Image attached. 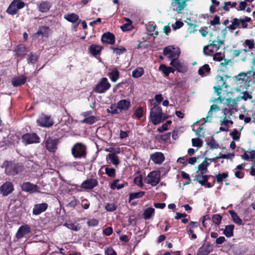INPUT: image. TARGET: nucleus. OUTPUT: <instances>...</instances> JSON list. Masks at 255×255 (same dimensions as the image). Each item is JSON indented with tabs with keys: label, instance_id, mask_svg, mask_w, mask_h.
Instances as JSON below:
<instances>
[{
	"label": "nucleus",
	"instance_id": "de8ad7c7",
	"mask_svg": "<svg viewBox=\"0 0 255 255\" xmlns=\"http://www.w3.org/2000/svg\"><path fill=\"white\" fill-rule=\"evenodd\" d=\"M120 181L119 179H115L114 180L113 182L111 184L110 188L113 190L117 188L118 189H120L124 188L125 186V184H118V182Z\"/></svg>",
	"mask_w": 255,
	"mask_h": 255
},
{
	"label": "nucleus",
	"instance_id": "4be33fe9",
	"mask_svg": "<svg viewBox=\"0 0 255 255\" xmlns=\"http://www.w3.org/2000/svg\"><path fill=\"white\" fill-rule=\"evenodd\" d=\"M150 159L157 164H161L165 160L163 154L160 152H156L150 155Z\"/></svg>",
	"mask_w": 255,
	"mask_h": 255
},
{
	"label": "nucleus",
	"instance_id": "473e14b6",
	"mask_svg": "<svg viewBox=\"0 0 255 255\" xmlns=\"http://www.w3.org/2000/svg\"><path fill=\"white\" fill-rule=\"evenodd\" d=\"M211 71V68L208 64H205L202 66L199 67L198 70V74L201 77H204L206 76L205 73L207 74L210 73Z\"/></svg>",
	"mask_w": 255,
	"mask_h": 255
},
{
	"label": "nucleus",
	"instance_id": "ddd939ff",
	"mask_svg": "<svg viewBox=\"0 0 255 255\" xmlns=\"http://www.w3.org/2000/svg\"><path fill=\"white\" fill-rule=\"evenodd\" d=\"M22 191L30 194L40 192V188L36 184L29 182H23L21 186Z\"/></svg>",
	"mask_w": 255,
	"mask_h": 255
},
{
	"label": "nucleus",
	"instance_id": "7c9ffc66",
	"mask_svg": "<svg viewBox=\"0 0 255 255\" xmlns=\"http://www.w3.org/2000/svg\"><path fill=\"white\" fill-rule=\"evenodd\" d=\"M242 25L241 18H234L233 19L232 23L228 26V28L231 30H234L237 28H241Z\"/></svg>",
	"mask_w": 255,
	"mask_h": 255
},
{
	"label": "nucleus",
	"instance_id": "4468645a",
	"mask_svg": "<svg viewBox=\"0 0 255 255\" xmlns=\"http://www.w3.org/2000/svg\"><path fill=\"white\" fill-rule=\"evenodd\" d=\"M188 0H172L171 5L172 9L177 13H181L182 11L187 5Z\"/></svg>",
	"mask_w": 255,
	"mask_h": 255
},
{
	"label": "nucleus",
	"instance_id": "774afa93",
	"mask_svg": "<svg viewBox=\"0 0 255 255\" xmlns=\"http://www.w3.org/2000/svg\"><path fill=\"white\" fill-rule=\"evenodd\" d=\"M28 62H30L32 64H35L37 61V57L31 53L28 55Z\"/></svg>",
	"mask_w": 255,
	"mask_h": 255
},
{
	"label": "nucleus",
	"instance_id": "e433bc0d",
	"mask_svg": "<svg viewBox=\"0 0 255 255\" xmlns=\"http://www.w3.org/2000/svg\"><path fill=\"white\" fill-rule=\"evenodd\" d=\"M230 60L227 59H224V62H221L220 63V69L218 70V73L228 74L227 65L228 64Z\"/></svg>",
	"mask_w": 255,
	"mask_h": 255
},
{
	"label": "nucleus",
	"instance_id": "c03bdc74",
	"mask_svg": "<svg viewBox=\"0 0 255 255\" xmlns=\"http://www.w3.org/2000/svg\"><path fill=\"white\" fill-rule=\"evenodd\" d=\"M107 157L114 165H117L120 163L118 156L115 153H109L108 154Z\"/></svg>",
	"mask_w": 255,
	"mask_h": 255
},
{
	"label": "nucleus",
	"instance_id": "79ce46f5",
	"mask_svg": "<svg viewBox=\"0 0 255 255\" xmlns=\"http://www.w3.org/2000/svg\"><path fill=\"white\" fill-rule=\"evenodd\" d=\"M144 74V70L141 67H137L132 72V76L134 78H139Z\"/></svg>",
	"mask_w": 255,
	"mask_h": 255
},
{
	"label": "nucleus",
	"instance_id": "4c0bfd02",
	"mask_svg": "<svg viewBox=\"0 0 255 255\" xmlns=\"http://www.w3.org/2000/svg\"><path fill=\"white\" fill-rule=\"evenodd\" d=\"M240 92L242 95H239L237 97V100L238 101H240L242 100L247 101L248 99L251 100L253 98L252 96L247 91V90H244Z\"/></svg>",
	"mask_w": 255,
	"mask_h": 255
},
{
	"label": "nucleus",
	"instance_id": "423d86ee",
	"mask_svg": "<svg viewBox=\"0 0 255 255\" xmlns=\"http://www.w3.org/2000/svg\"><path fill=\"white\" fill-rule=\"evenodd\" d=\"M86 146L82 143L78 142L74 145L71 149L73 156L76 158H85L87 155Z\"/></svg>",
	"mask_w": 255,
	"mask_h": 255
},
{
	"label": "nucleus",
	"instance_id": "8fccbe9b",
	"mask_svg": "<svg viewBox=\"0 0 255 255\" xmlns=\"http://www.w3.org/2000/svg\"><path fill=\"white\" fill-rule=\"evenodd\" d=\"M143 114V109L142 107H138L135 110L133 115L138 119H140L142 117Z\"/></svg>",
	"mask_w": 255,
	"mask_h": 255
},
{
	"label": "nucleus",
	"instance_id": "20e7f679",
	"mask_svg": "<svg viewBox=\"0 0 255 255\" xmlns=\"http://www.w3.org/2000/svg\"><path fill=\"white\" fill-rule=\"evenodd\" d=\"M2 168H4V173L7 176H15L23 172L24 167L21 163H16L12 161L5 160Z\"/></svg>",
	"mask_w": 255,
	"mask_h": 255
},
{
	"label": "nucleus",
	"instance_id": "a211bd4d",
	"mask_svg": "<svg viewBox=\"0 0 255 255\" xmlns=\"http://www.w3.org/2000/svg\"><path fill=\"white\" fill-rule=\"evenodd\" d=\"M101 41L104 44H114L115 43V35L110 32L104 33L102 35Z\"/></svg>",
	"mask_w": 255,
	"mask_h": 255
},
{
	"label": "nucleus",
	"instance_id": "f257e3e1",
	"mask_svg": "<svg viewBox=\"0 0 255 255\" xmlns=\"http://www.w3.org/2000/svg\"><path fill=\"white\" fill-rule=\"evenodd\" d=\"M255 71L250 70L246 73L241 72L237 76H234L233 79L237 85L236 91L241 92L244 90H247L253 79L255 83Z\"/></svg>",
	"mask_w": 255,
	"mask_h": 255
},
{
	"label": "nucleus",
	"instance_id": "f3484780",
	"mask_svg": "<svg viewBox=\"0 0 255 255\" xmlns=\"http://www.w3.org/2000/svg\"><path fill=\"white\" fill-rule=\"evenodd\" d=\"M213 250V246L209 242L204 243L199 248L197 252V255H208Z\"/></svg>",
	"mask_w": 255,
	"mask_h": 255
},
{
	"label": "nucleus",
	"instance_id": "09e8293b",
	"mask_svg": "<svg viewBox=\"0 0 255 255\" xmlns=\"http://www.w3.org/2000/svg\"><path fill=\"white\" fill-rule=\"evenodd\" d=\"M127 21H129L130 23H125L121 27L122 30L124 32L130 31L133 28L131 21L129 19H127Z\"/></svg>",
	"mask_w": 255,
	"mask_h": 255
},
{
	"label": "nucleus",
	"instance_id": "bf43d9fd",
	"mask_svg": "<svg viewBox=\"0 0 255 255\" xmlns=\"http://www.w3.org/2000/svg\"><path fill=\"white\" fill-rule=\"evenodd\" d=\"M230 134L234 140H239L241 133L236 128H235L230 133Z\"/></svg>",
	"mask_w": 255,
	"mask_h": 255
},
{
	"label": "nucleus",
	"instance_id": "2eb2a0df",
	"mask_svg": "<svg viewBox=\"0 0 255 255\" xmlns=\"http://www.w3.org/2000/svg\"><path fill=\"white\" fill-rule=\"evenodd\" d=\"M98 185V181L97 179L93 178H90L83 181L81 183L80 187L85 190H92L95 187L97 186Z\"/></svg>",
	"mask_w": 255,
	"mask_h": 255
},
{
	"label": "nucleus",
	"instance_id": "864d4df0",
	"mask_svg": "<svg viewBox=\"0 0 255 255\" xmlns=\"http://www.w3.org/2000/svg\"><path fill=\"white\" fill-rule=\"evenodd\" d=\"M105 173L110 177H114L116 176V170L113 167H106L105 168Z\"/></svg>",
	"mask_w": 255,
	"mask_h": 255
},
{
	"label": "nucleus",
	"instance_id": "dca6fc26",
	"mask_svg": "<svg viewBox=\"0 0 255 255\" xmlns=\"http://www.w3.org/2000/svg\"><path fill=\"white\" fill-rule=\"evenodd\" d=\"M14 190L13 184L10 182H6L0 187V193L3 196H6Z\"/></svg>",
	"mask_w": 255,
	"mask_h": 255
},
{
	"label": "nucleus",
	"instance_id": "c9c22d12",
	"mask_svg": "<svg viewBox=\"0 0 255 255\" xmlns=\"http://www.w3.org/2000/svg\"><path fill=\"white\" fill-rule=\"evenodd\" d=\"M229 212L232 218L233 221L235 223L239 225L243 224L242 220L239 217V216L236 213L235 211H234V210H230Z\"/></svg>",
	"mask_w": 255,
	"mask_h": 255
},
{
	"label": "nucleus",
	"instance_id": "4d7b16f0",
	"mask_svg": "<svg viewBox=\"0 0 255 255\" xmlns=\"http://www.w3.org/2000/svg\"><path fill=\"white\" fill-rule=\"evenodd\" d=\"M157 26L156 25L153 24H149L147 27V30L150 32L154 31V37H156L158 35V32L155 30Z\"/></svg>",
	"mask_w": 255,
	"mask_h": 255
},
{
	"label": "nucleus",
	"instance_id": "bb28decb",
	"mask_svg": "<svg viewBox=\"0 0 255 255\" xmlns=\"http://www.w3.org/2000/svg\"><path fill=\"white\" fill-rule=\"evenodd\" d=\"M51 7V2L47 0L41 1L37 5L38 10L43 13L47 12Z\"/></svg>",
	"mask_w": 255,
	"mask_h": 255
},
{
	"label": "nucleus",
	"instance_id": "603ef678",
	"mask_svg": "<svg viewBox=\"0 0 255 255\" xmlns=\"http://www.w3.org/2000/svg\"><path fill=\"white\" fill-rule=\"evenodd\" d=\"M64 226L67 227L69 229H71L75 231H77L80 229V228H78L77 225H76L75 223H72L66 222L64 224Z\"/></svg>",
	"mask_w": 255,
	"mask_h": 255
},
{
	"label": "nucleus",
	"instance_id": "b1692460",
	"mask_svg": "<svg viewBox=\"0 0 255 255\" xmlns=\"http://www.w3.org/2000/svg\"><path fill=\"white\" fill-rule=\"evenodd\" d=\"M31 231L30 228L27 225L21 226L16 234L18 239H20L29 234Z\"/></svg>",
	"mask_w": 255,
	"mask_h": 255
},
{
	"label": "nucleus",
	"instance_id": "0e129e2a",
	"mask_svg": "<svg viewBox=\"0 0 255 255\" xmlns=\"http://www.w3.org/2000/svg\"><path fill=\"white\" fill-rule=\"evenodd\" d=\"M184 23L182 21L177 20L174 24L172 25V28L174 30L179 29L183 26Z\"/></svg>",
	"mask_w": 255,
	"mask_h": 255
},
{
	"label": "nucleus",
	"instance_id": "7ed1b4c3",
	"mask_svg": "<svg viewBox=\"0 0 255 255\" xmlns=\"http://www.w3.org/2000/svg\"><path fill=\"white\" fill-rule=\"evenodd\" d=\"M169 118L162 112L161 107L154 103L153 107L151 108L149 114V120L154 125H157L163 122Z\"/></svg>",
	"mask_w": 255,
	"mask_h": 255
},
{
	"label": "nucleus",
	"instance_id": "6e6552de",
	"mask_svg": "<svg viewBox=\"0 0 255 255\" xmlns=\"http://www.w3.org/2000/svg\"><path fill=\"white\" fill-rule=\"evenodd\" d=\"M59 142L58 138L52 136H49L44 141L46 149L51 153H54L58 149Z\"/></svg>",
	"mask_w": 255,
	"mask_h": 255
},
{
	"label": "nucleus",
	"instance_id": "6e6d98bb",
	"mask_svg": "<svg viewBox=\"0 0 255 255\" xmlns=\"http://www.w3.org/2000/svg\"><path fill=\"white\" fill-rule=\"evenodd\" d=\"M111 49L113 50L117 55H120L126 52L127 49L126 48L122 47L121 48L111 47Z\"/></svg>",
	"mask_w": 255,
	"mask_h": 255
},
{
	"label": "nucleus",
	"instance_id": "6ab92c4d",
	"mask_svg": "<svg viewBox=\"0 0 255 255\" xmlns=\"http://www.w3.org/2000/svg\"><path fill=\"white\" fill-rule=\"evenodd\" d=\"M224 43V40H214L212 41V42L207 46H205L203 48V53L204 55L206 56H209V53L207 52V49H209V47H212L214 48L215 50H218L221 45L223 44Z\"/></svg>",
	"mask_w": 255,
	"mask_h": 255
},
{
	"label": "nucleus",
	"instance_id": "39448f33",
	"mask_svg": "<svg viewBox=\"0 0 255 255\" xmlns=\"http://www.w3.org/2000/svg\"><path fill=\"white\" fill-rule=\"evenodd\" d=\"M231 77L228 74L218 73L216 76V86L214 87L215 92L217 93V95H220L221 91L224 87L226 89V91H228V85L227 83L228 79H231Z\"/></svg>",
	"mask_w": 255,
	"mask_h": 255
},
{
	"label": "nucleus",
	"instance_id": "a878e982",
	"mask_svg": "<svg viewBox=\"0 0 255 255\" xmlns=\"http://www.w3.org/2000/svg\"><path fill=\"white\" fill-rule=\"evenodd\" d=\"M64 18L70 22L76 23V26H78L81 22V20L79 19V16L74 13L65 14Z\"/></svg>",
	"mask_w": 255,
	"mask_h": 255
},
{
	"label": "nucleus",
	"instance_id": "2f4dec72",
	"mask_svg": "<svg viewBox=\"0 0 255 255\" xmlns=\"http://www.w3.org/2000/svg\"><path fill=\"white\" fill-rule=\"evenodd\" d=\"M235 226L233 224L227 225L224 230L223 234L227 237L230 238L234 236Z\"/></svg>",
	"mask_w": 255,
	"mask_h": 255
},
{
	"label": "nucleus",
	"instance_id": "cd10ccee",
	"mask_svg": "<svg viewBox=\"0 0 255 255\" xmlns=\"http://www.w3.org/2000/svg\"><path fill=\"white\" fill-rule=\"evenodd\" d=\"M170 65L174 67L180 73H184L186 71V68L183 66L176 58L172 59Z\"/></svg>",
	"mask_w": 255,
	"mask_h": 255
},
{
	"label": "nucleus",
	"instance_id": "58836bf2",
	"mask_svg": "<svg viewBox=\"0 0 255 255\" xmlns=\"http://www.w3.org/2000/svg\"><path fill=\"white\" fill-rule=\"evenodd\" d=\"M109 76L113 82H116L119 78L120 72L117 68H114L109 73Z\"/></svg>",
	"mask_w": 255,
	"mask_h": 255
},
{
	"label": "nucleus",
	"instance_id": "f8f14e48",
	"mask_svg": "<svg viewBox=\"0 0 255 255\" xmlns=\"http://www.w3.org/2000/svg\"><path fill=\"white\" fill-rule=\"evenodd\" d=\"M36 122L41 127L49 128L54 125V122L49 116L44 114L40 115L36 120Z\"/></svg>",
	"mask_w": 255,
	"mask_h": 255
},
{
	"label": "nucleus",
	"instance_id": "393cba45",
	"mask_svg": "<svg viewBox=\"0 0 255 255\" xmlns=\"http://www.w3.org/2000/svg\"><path fill=\"white\" fill-rule=\"evenodd\" d=\"M26 50L27 48L24 44H19L14 48L15 56L23 58L26 55Z\"/></svg>",
	"mask_w": 255,
	"mask_h": 255
},
{
	"label": "nucleus",
	"instance_id": "a19ab883",
	"mask_svg": "<svg viewBox=\"0 0 255 255\" xmlns=\"http://www.w3.org/2000/svg\"><path fill=\"white\" fill-rule=\"evenodd\" d=\"M145 194L143 191H139L138 192L130 193L129 194V200L131 201L134 199L141 198Z\"/></svg>",
	"mask_w": 255,
	"mask_h": 255
},
{
	"label": "nucleus",
	"instance_id": "ea45409f",
	"mask_svg": "<svg viewBox=\"0 0 255 255\" xmlns=\"http://www.w3.org/2000/svg\"><path fill=\"white\" fill-rule=\"evenodd\" d=\"M207 144L210 146V148L211 149H215L220 148V144L217 143L213 137L211 138L210 140L207 142Z\"/></svg>",
	"mask_w": 255,
	"mask_h": 255
},
{
	"label": "nucleus",
	"instance_id": "f704fd0d",
	"mask_svg": "<svg viewBox=\"0 0 255 255\" xmlns=\"http://www.w3.org/2000/svg\"><path fill=\"white\" fill-rule=\"evenodd\" d=\"M49 31V27L47 26H42L40 27L38 31L35 33V35L39 36L40 35L43 36L47 37Z\"/></svg>",
	"mask_w": 255,
	"mask_h": 255
},
{
	"label": "nucleus",
	"instance_id": "aec40b11",
	"mask_svg": "<svg viewBox=\"0 0 255 255\" xmlns=\"http://www.w3.org/2000/svg\"><path fill=\"white\" fill-rule=\"evenodd\" d=\"M199 225V223L197 222L191 221L186 227V230L189 235H191L190 238L191 239H196L197 237V235L194 233V229L197 228Z\"/></svg>",
	"mask_w": 255,
	"mask_h": 255
},
{
	"label": "nucleus",
	"instance_id": "5701e85b",
	"mask_svg": "<svg viewBox=\"0 0 255 255\" xmlns=\"http://www.w3.org/2000/svg\"><path fill=\"white\" fill-rule=\"evenodd\" d=\"M131 106L130 101L126 99H122L118 102L117 108L121 111H127Z\"/></svg>",
	"mask_w": 255,
	"mask_h": 255
},
{
	"label": "nucleus",
	"instance_id": "f03ea898",
	"mask_svg": "<svg viewBox=\"0 0 255 255\" xmlns=\"http://www.w3.org/2000/svg\"><path fill=\"white\" fill-rule=\"evenodd\" d=\"M210 163L208 162L206 159L198 165V170L197 174L195 176V180L202 186H206L207 188H211L213 184L208 182L209 178L211 175H205L208 172V166Z\"/></svg>",
	"mask_w": 255,
	"mask_h": 255
},
{
	"label": "nucleus",
	"instance_id": "338daca9",
	"mask_svg": "<svg viewBox=\"0 0 255 255\" xmlns=\"http://www.w3.org/2000/svg\"><path fill=\"white\" fill-rule=\"evenodd\" d=\"M245 44L248 46L250 50L252 49L255 47L254 40L253 39H246L245 41Z\"/></svg>",
	"mask_w": 255,
	"mask_h": 255
},
{
	"label": "nucleus",
	"instance_id": "a18cd8bd",
	"mask_svg": "<svg viewBox=\"0 0 255 255\" xmlns=\"http://www.w3.org/2000/svg\"><path fill=\"white\" fill-rule=\"evenodd\" d=\"M228 172H223L222 173H219L215 175L217 182L219 183H222L223 180L228 177Z\"/></svg>",
	"mask_w": 255,
	"mask_h": 255
},
{
	"label": "nucleus",
	"instance_id": "412c9836",
	"mask_svg": "<svg viewBox=\"0 0 255 255\" xmlns=\"http://www.w3.org/2000/svg\"><path fill=\"white\" fill-rule=\"evenodd\" d=\"M48 207V205L46 203L36 204L34 206V208L32 210V214L34 215H38L45 211Z\"/></svg>",
	"mask_w": 255,
	"mask_h": 255
},
{
	"label": "nucleus",
	"instance_id": "c85d7f7f",
	"mask_svg": "<svg viewBox=\"0 0 255 255\" xmlns=\"http://www.w3.org/2000/svg\"><path fill=\"white\" fill-rule=\"evenodd\" d=\"M89 52L94 57L100 55L102 50V47L99 45L92 44L89 47Z\"/></svg>",
	"mask_w": 255,
	"mask_h": 255
},
{
	"label": "nucleus",
	"instance_id": "72a5a7b5",
	"mask_svg": "<svg viewBox=\"0 0 255 255\" xmlns=\"http://www.w3.org/2000/svg\"><path fill=\"white\" fill-rule=\"evenodd\" d=\"M155 210L152 207H149L144 210L142 216L145 220H149L151 218L154 214Z\"/></svg>",
	"mask_w": 255,
	"mask_h": 255
},
{
	"label": "nucleus",
	"instance_id": "9b49d317",
	"mask_svg": "<svg viewBox=\"0 0 255 255\" xmlns=\"http://www.w3.org/2000/svg\"><path fill=\"white\" fill-rule=\"evenodd\" d=\"M145 182L152 186L157 185L160 181V172L153 171L150 172L145 179Z\"/></svg>",
	"mask_w": 255,
	"mask_h": 255
},
{
	"label": "nucleus",
	"instance_id": "052dcab7",
	"mask_svg": "<svg viewBox=\"0 0 255 255\" xmlns=\"http://www.w3.org/2000/svg\"><path fill=\"white\" fill-rule=\"evenodd\" d=\"M117 208V206L115 203H107L105 206V209L109 212H113Z\"/></svg>",
	"mask_w": 255,
	"mask_h": 255
},
{
	"label": "nucleus",
	"instance_id": "c756f323",
	"mask_svg": "<svg viewBox=\"0 0 255 255\" xmlns=\"http://www.w3.org/2000/svg\"><path fill=\"white\" fill-rule=\"evenodd\" d=\"M26 82V77L21 76L12 79V84L14 87H18L24 85Z\"/></svg>",
	"mask_w": 255,
	"mask_h": 255
},
{
	"label": "nucleus",
	"instance_id": "680f3d73",
	"mask_svg": "<svg viewBox=\"0 0 255 255\" xmlns=\"http://www.w3.org/2000/svg\"><path fill=\"white\" fill-rule=\"evenodd\" d=\"M159 70L163 73L165 77L169 76L168 67L165 65L161 64L159 67Z\"/></svg>",
	"mask_w": 255,
	"mask_h": 255
},
{
	"label": "nucleus",
	"instance_id": "1a4fd4ad",
	"mask_svg": "<svg viewBox=\"0 0 255 255\" xmlns=\"http://www.w3.org/2000/svg\"><path fill=\"white\" fill-rule=\"evenodd\" d=\"M40 137L35 132L26 133L21 136L22 142L25 145L40 142Z\"/></svg>",
	"mask_w": 255,
	"mask_h": 255
},
{
	"label": "nucleus",
	"instance_id": "9d476101",
	"mask_svg": "<svg viewBox=\"0 0 255 255\" xmlns=\"http://www.w3.org/2000/svg\"><path fill=\"white\" fill-rule=\"evenodd\" d=\"M111 87V84L107 78H102L100 81L96 85L94 91L97 93H104Z\"/></svg>",
	"mask_w": 255,
	"mask_h": 255
},
{
	"label": "nucleus",
	"instance_id": "0eeeda50",
	"mask_svg": "<svg viewBox=\"0 0 255 255\" xmlns=\"http://www.w3.org/2000/svg\"><path fill=\"white\" fill-rule=\"evenodd\" d=\"M25 3L21 0H13L9 5L6 12L13 15L17 13L18 10L25 6Z\"/></svg>",
	"mask_w": 255,
	"mask_h": 255
},
{
	"label": "nucleus",
	"instance_id": "5fc2aeb1",
	"mask_svg": "<svg viewBox=\"0 0 255 255\" xmlns=\"http://www.w3.org/2000/svg\"><path fill=\"white\" fill-rule=\"evenodd\" d=\"M96 121V117L94 116H92L90 117H89L88 118H85L82 122L83 123H86L89 125H92L94 124Z\"/></svg>",
	"mask_w": 255,
	"mask_h": 255
},
{
	"label": "nucleus",
	"instance_id": "49530a36",
	"mask_svg": "<svg viewBox=\"0 0 255 255\" xmlns=\"http://www.w3.org/2000/svg\"><path fill=\"white\" fill-rule=\"evenodd\" d=\"M237 109H228L227 108H225L223 110V113L224 114L223 116H225V118L230 119L232 114L237 112Z\"/></svg>",
	"mask_w": 255,
	"mask_h": 255
},
{
	"label": "nucleus",
	"instance_id": "13d9d810",
	"mask_svg": "<svg viewBox=\"0 0 255 255\" xmlns=\"http://www.w3.org/2000/svg\"><path fill=\"white\" fill-rule=\"evenodd\" d=\"M192 143L193 146L200 147L202 146L203 141L199 138H192Z\"/></svg>",
	"mask_w": 255,
	"mask_h": 255
},
{
	"label": "nucleus",
	"instance_id": "37998d69",
	"mask_svg": "<svg viewBox=\"0 0 255 255\" xmlns=\"http://www.w3.org/2000/svg\"><path fill=\"white\" fill-rule=\"evenodd\" d=\"M237 102H239L237 100V97L235 99H232L231 98H228L226 99L225 104H226L228 106H230L232 107H237Z\"/></svg>",
	"mask_w": 255,
	"mask_h": 255
},
{
	"label": "nucleus",
	"instance_id": "e2e57ef3",
	"mask_svg": "<svg viewBox=\"0 0 255 255\" xmlns=\"http://www.w3.org/2000/svg\"><path fill=\"white\" fill-rule=\"evenodd\" d=\"M242 25L241 26V28H246L248 27L247 22H251V18L249 17L246 16L245 18L241 19Z\"/></svg>",
	"mask_w": 255,
	"mask_h": 255
},
{
	"label": "nucleus",
	"instance_id": "69168bd1",
	"mask_svg": "<svg viewBox=\"0 0 255 255\" xmlns=\"http://www.w3.org/2000/svg\"><path fill=\"white\" fill-rule=\"evenodd\" d=\"M87 223L89 226L95 227L99 224V220L97 219H91L88 220Z\"/></svg>",
	"mask_w": 255,
	"mask_h": 255
},
{
	"label": "nucleus",
	"instance_id": "3c124183",
	"mask_svg": "<svg viewBox=\"0 0 255 255\" xmlns=\"http://www.w3.org/2000/svg\"><path fill=\"white\" fill-rule=\"evenodd\" d=\"M212 221L214 223H215L216 225H219L221 222V220L222 219V217L220 214H214L212 216Z\"/></svg>",
	"mask_w": 255,
	"mask_h": 255
}]
</instances>
